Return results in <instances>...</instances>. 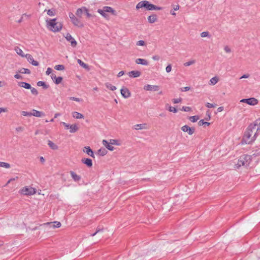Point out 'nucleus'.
<instances>
[{"mask_svg": "<svg viewBox=\"0 0 260 260\" xmlns=\"http://www.w3.org/2000/svg\"><path fill=\"white\" fill-rule=\"evenodd\" d=\"M224 50L227 53H230V52H231V50L230 48L228 46H225L224 48Z\"/></svg>", "mask_w": 260, "mask_h": 260, "instance_id": "13d9d810", "label": "nucleus"}, {"mask_svg": "<svg viewBox=\"0 0 260 260\" xmlns=\"http://www.w3.org/2000/svg\"><path fill=\"white\" fill-rule=\"evenodd\" d=\"M69 15L72 22L74 25L80 28L84 26L83 23L79 18H77L73 13L70 12Z\"/></svg>", "mask_w": 260, "mask_h": 260, "instance_id": "39448f33", "label": "nucleus"}, {"mask_svg": "<svg viewBox=\"0 0 260 260\" xmlns=\"http://www.w3.org/2000/svg\"><path fill=\"white\" fill-rule=\"evenodd\" d=\"M259 131L260 128L256 127L255 124L253 123L250 124L245 132L242 139V142H244L245 144L252 143L256 139Z\"/></svg>", "mask_w": 260, "mask_h": 260, "instance_id": "f257e3e1", "label": "nucleus"}, {"mask_svg": "<svg viewBox=\"0 0 260 260\" xmlns=\"http://www.w3.org/2000/svg\"><path fill=\"white\" fill-rule=\"evenodd\" d=\"M181 129L183 132L188 133L189 135H192L195 132V128L194 127H190L187 125L183 126Z\"/></svg>", "mask_w": 260, "mask_h": 260, "instance_id": "6e6552de", "label": "nucleus"}, {"mask_svg": "<svg viewBox=\"0 0 260 260\" xmlns=\"http://www.w3.org/2000/svg\"><path fill=\"white\" fill-rule=\"evenodd\" d=\"M217 106V105L216 104H211V103H207L206 104V106L209 108H214L216 106Z\"/></svg>", "mask_w": 260, "mask_h": 260, "instance_id": "a18cd8bd", "label": "nucleus"}, {"mask_svg": "<svg viewBox=\"0 0 260 260\" xmlns=\"http://www.w3.org/2000/svg\"><path fill=\"white\" fill-rule=\"evenodd\" d=\"M18 86L23 87L25 89H29L31 88V85L28 83L24 82H19L18 83Z\"/></svg>", "mask_w": 260, "mask_h": 260, "instance_id": "412c9836", "label": "nucleus"}, {"mask_svg": "<svg viewBox=\"0 0 260 260\" xmlns=\"http://www.w3.org/2000/svg\"><path fill=\"white\" fill-rule=\"evenodd\" d=\"M146 125V123L136 124L134 125V128L136 130L145 129Z\"/></svg>", "mask_w": 260, "mask_h": 260, "instance_id": "bb28decb", "label": "nucleus"}, {"mask_svg": "<svg viewBox=\"0 0 260 260\" xmlns=\"http://www.w3.org/2000/svg\"><path fill=\"white\" fill-rule=\"evenodd\" d=\"M21 114L24 116H31V112H28L27 111H22Z\"/></svg>", "mask_w": 260, "mask_h": 260, "instance_id": "de8ad7c7", "label": "nucleus"}, {"mask_svg": "<svg viewBox=\"0 0 260 260\" xmlns=\"http://www.w3.org/2000/svg\"><path fill=\"white\" fill-rule=\"evenodd\" d=\"M18 72L21 74H30V71L29 69L25 68L21 69Z\"/></svg>", "mask_w": 260, "mask_h": 260, "instance_id": "72a5a7b5", "label": "nucleus"}, {"mask_svg": "<svg viewBox=\"0 0 260 260\" xmlns=\"http://www.w3.org/2000/svg\"><path fill=\"white\" fill-rule=\"evenodd\" d=\"M61 124H62L63 125H64V126L66 127V129H69L70 128V125L69 124H68L66 122H62L61 123Z\"/></svg>", "mask_w": 260, "mask_h": 260, "instance_id": "bf43d9fd", "label": "nucleus"}, {"mask_svg": "<svg viewBox=\"0 0 260 260\" xmlns=\"http://www.w3.org/2000/svg\"><path fill=\"white\" fill-rule=\"evenodd\" d=\"M45 115V114L41 111H37L33 109L31 112V116H34L37 117H41Z\"/></svg>", "mask_w": 260, "mask_h": 260, "instance_id": "a211bd4d", "label": "nucleus"}, {"mask_svg": "<svg viewBox=\"0 0 260 260\" xmlns=\"http://www.w3.org/2000/svg\"><path fill=\"white\" fill-rule=\"evenodd\" d=\"M167 106H169V108H168V110L170 111V112H172L174 113H176L177 112V110L176 109V108L174 107H172V106H169V104H167L166 105V107Z\"/></svg>", "mask_w": 260, "mask_h": 260, "instance_id": "4c0bfd02", "label": "nucleus"}, {"mask_svg": "<svg viewBox=\"0 0 260 260\" xmlns=\"http://www.w3.org/2000/svg\"><path fill=\"white\" fill-rule=\"evenodd\" d=\"M54 69L57 71H62L64 69V66L62 64H58L55 66Z\"/></svg>", "mask_w": 260, "mask_h": 260, "instance_id": "ea45409f", "label": "nucleus"}, {"mask_svg": "<svg viewBox=\"0 0 260 260\" xmlns=\"http://www.w3.org/2000/svg\"><path fill=\"white\" fill-rule=\"evenodd\" d=\"M106 147L110 151H113L114 149V147L112 146L110 144H107V146Z\"/></svg>", "mask_w": 260, "mask_h": 260, "instance_id": "4d7b16f0", "label": "nucleus"}, {"mask_svg": "<svg viewBox=\"0 0 260 260\" xmlns=\"http://www.w3.org/2000/svg\"><path fill=\"white\" fill-rule=\"evenodd\" d=\"M84 7H82L81 8H79L77 10L76 15L79 18H81L83 13L84 12Z\"/></svg>", "mask_w": 260, "mask_h": 260, "instance_id": "a878e982", "label": "nucleus"}, {"mask_svg": "<svg viewBox=\"0 0 260 260\" xmlns=\"http://www.w3.org/2000/svg\"><path fill=\"white\" fill-rule=\"evenodd\" d=\"M181 110L185 111V112H189L191 110V109L189 107L183 106L181 109Z\"/></svg>", "mask_w": 260, "mask_h": 260, "instance_id": "37998d69", "label": "nucleus"}, {"mask_svg": "<svg viewBox=\"0 0 260 260\" xmlns=\"http://www.w3.org/2000/svg\"><path fill=\"white\" fill-rule=\"evenodd\" d=\"M83 164L86 165L88 167L90 168L92 166V161L89 158H83L81 159Z\"/></svg>", "mask_w": 260, "mask_h": 260, "instance_id": "2eb2a0df", "label": "nucleus"}, {"mask_svg": "<svg viewBox=\"0 0 260 260\" xmlns=\"http://www.w3.org/2000/svg\"><path fill=\"white\" fill-rule=\"evenodd\" d=\"M201 37L202 38L208 37L210 38L211 36L210 35L208 31H204L201 34Z\"/></svg>", "mask_w": 260, "mask_h": 260, "instance_id": "58836bf2", "label": "nucleus"}, {"mask_svg": "<svg viewBox=\"0 0 260 260\" xmlns=\"http://www.w3.org/2000/svg\"><path fill=\"white\" fill-rule=\"evenodd\" d=\"M47 14L49 16H54V10L52 9H49L47 11Z\"/></svg>", "mask_w": 260, "mask_h": 260, "instance_id": "864d4df0", "label": "nucleus"}, {"mask_svg": "<svg viewBox=\"0 0 260 260\" xmlns=\"http://www.w3.org/2000/svg\"><path fill=\"white\" fill-rule=\"evenodd\" d=\"M190 89V87L188 86H186L185 87H183L181 89L182 91H188Z\"/></svg>", "mask_w": 260, "mask_h": 260, "instance_id": "338daca9", "label": "nucleus"}, {"mask_svg": "<svg viewBox=\"0 0 260 260\" xmlns=\"http://www.w3.org/2000/svg\"><path fill=\"white\" fill-rule=\"evenodd\" d=\"M51 77L56 84H59L62 80L61 77H56L55 74L54 73L51 74Z\"/></svg>", "mask_w": 260, "mask_h": 260, "instance_id": "4468645a", "label": "nucleus"}, {"mask_svg": "<svg viewBox=\"0 0 260 260\" xmlns=\"http://www.w3.org/2000/svg\"><path fill=\"white\" fill-rule=\"evenodd\" d=\"M70 100H73V101H75L76 102H81L82 101V100L81 99L75 98V97H70Z\"/></svg>", "mask_w": 260, "mask_h": 260, "instance_id": "6e6d98bb", "label": "nucleus"}, {"mask_svg": "<svg viewBox=\"0 0 260 260\" xmlns=\"http://www.w3.org/2000/svg\"><path fill=\"white\" fill-rule=\"evenodd\" d=\"M159 86L158 85H146L144 86V89L147 91H156L159 90Z\"/></svg>", "mask_w": 260, "mask_h": 260, "instance_id": "1a4fd4ad", "label": "nucleus"}, {"mask_svg": "<svg viewBox=\"0 0 260 260\" xmlns=\"http://www.w3.org/2000/svg\"><path fill=\"white\" fill-rule=\"evenodd\" d=\"M102 143L103 144V145L105 147H106L107 146V144H110L109 142H108L107 140H103V141H102Z\"/></svg>", "mask_w": 260, "mask_h": 260, "instance_id": "0e129e2a", "label": "nucleus"}, {"mask_svg": "<svg viewBox=\"0 0 260 260\" xmlns=\"http://www.w3.org/2000/svg\"><path fill=\"white\" fill-rule=\"evenodd\" d=\"M251 161V156L244 154L239 157L237 164H235V168L239 169L241 166L247 167Z\"/></svg>", "mask_w": 260, "mask_h": 260, "instance_id": "7ed1b4c3", "label": "nucleus"}, {"mask_svg": "<svg viewBox=\"0 0 260 260\" xmlns=\"http://www.w3.org/2000/svg\"><path fill=\"white\" fill-rule=\"evenodd\" d=\"M141 72L139 71H132L128 72V75L131 78H137L140 76Z\"/></svg>", "mask_w": 260, "mask_h": 260, "instance_id": "dca6fc26", "label": "nucleus"}, {"mask_svg": "<svg viewBox=\"0 0 260 260\" xmlns=\"http://www.w3.org/2000/svg\"><path fill=\"white\" fill-rule=\"evenodd\" d=\"M102 143L103 144V145L105 147H106L107 146V144H110L109 142H108L107 140H103V141H102Z\"/></svg>", "mask_w": 260, "mask_h": 260, "instance_id": "69168bd1", "label": "nucleus"}, {"mask_svg": "<svg viewBox=\"0 0 260 260\" xmlns=\"http://www.w3.org/2000/svg\"><path fill=\"white\" fill-rule=\"evenodd\" d=\"M182 99L181 98L178 99H173L172 100V102L174 104H177L180 103L182 101Z\"/></svg>", "mask_w": 260, "mask_h": 260, "instance_id": "49530a36", "label": "nucleus"}, {"mask_svg": "<svg viewBox=\"0 0 260 260\" xmlns=\"http://www.w3.org/2000/svg\"><path fill=\"white\" fill-rule=\"evenodd\" d=\"M15 50L16 53L21 57H25V54H24L23 51L20 48L17 47L15 48Z\"/></svg>", "mask_w": 260, "mask_h": 260, "instance_id": "c756f323", "label": "nucleus"}, {"mask_svg": "<svg viewBox=\"0 0 260 260\" xmlns=\"http://www.w3.org/2000/svg\"><path fill=\"white\" fill-rule=\"evenodd\" d=\"M24 129L23 127H21V126H19V127H16V131L18 132H22L23 131Z\"/></svg>", "mask_w": 260, "mask_h": 260, "instance_id": "680f3d73", "label": "nucleus"}, {"mask_svg": "<svg viewBox=\"0 0 260 260\" xmlns=\"http://www.w3.org/2000/svg\"><path fill=\"white\" fill-rule=\"evenodd\" d=\"M70 132L71 133H74L76 132L78 129L79 127L78 125L76 124L70 125Z\"/></svg>", "mask_w": 260, "mask_h": 260, "instance_id": "5701e85b", "label": "nucleus"}, {"mask_svg": "<svg viewBox=\"0 0 260 260\" xmlns=\"http://www.w3.org/2000/svg\"><path fill=\"white\" fill-rule=\"evenodd\" d=\"M35 188L25 186L21 189V193L24 195H32L36 193Z\"/></svg>", "mask_w": 260, "mask_h": 260, "instance_id": "423d86ee", "label": "nucleus"}, {"mask_svg": "<svg viewBox=\"0 0 260 260\" xmlns=\"http://www.w3.org/2000/svg\"><path fill=\"white\" fill-rule=\"evenodd\" d=\"M171 70H172V66H171V64H169L167 66V67L166 68V71L167 73H170L171 71Z\"/></svg>", "mask_w": 260, "mask_h": 260, "instance_id": "5fc2aeb1", "label": "nucleus"}, {"mask_svg": "<svg viewBox=\"0 0 260 260\" xmlns=\"http://www.w3.org/2000/svg\"><path fill=\"white\" fill-rule=\"evenodd\" d=\"M78 63L80 64V66L83 67L84 69L89 71L90 70V68L89 67V66L87 64L85 63L84 62H83L81 59H78L77 60Z\"/></svg>", "mask_w": 260, "mask_h": 260, "instance_id": "b1692460", "label": "nucleus"}, {"mask_svg": "<svg viewBox=\"0 0 260 260\" xmlns=\"http://www.w3.org/2000/svg\"><path fill=\"white\" fill-rule=\"evenodd\" d=\"M135 61L137 64H140L144 66H147L149 64L148 61L146 59L142 58H137Z\"/></svg>", "mask_w": 260, "mask_h": 260, "instance_id": "6ab92c4d", "label": "nucleus"}, {"mask_svg": "<svg viewBox=\"0 0 260 260\" xmlns=\"http://www.w3.org/2000/svg\"><path fill=\"white\" fill-rule=\"evenodd\" d=\"M107 153V150L105 148H101L98 151V154L100 156H104Z\"/></svg>", "mask_w": 260, "mask_h": 260, "instance_id": "c85d7f7f", "label": "nucleus"}, {"mask_svg": "<svg viewBox=\"0 0 260 260\" xmlns=\"http://www.w3.org/2000/svg\"><path fill=\"white\" fill-rule=\"evenodd\" d=\"M98 12L102 15V16H103L104 18H107L109 17V15L106 14V11H104L103 8V9H98Z\"/></svg>", "mask_w": 260, "mask_h": 260, "instance_id": "2f4dec72", "label": "nucleus"}, {"mask_svg": "<svg viewBox=\"0 0 260 260\" xmlns=\"http://www.w3.org/2000/svg\"><path fill=\"white\" fill-rule=\"evenodd\" d=\"M83 152L90 156L92 158H94V154L93 150L90 148L89 146H85L84 148Z\"/></svg>", "mask_w": 260, "mask_h": 260, "instance_id": "ddd939ff", "label": "nucleus"}, {"mask_svg": "<svg viewBox=\"0 0 260 260\" xmlns=\"http://www.w3.org/2000/svg\"><path fill=\"white\" fill-rule=\"evenodd\" d=\"M52 70L51 68H48L47 69V71L46 72V75H49V74H50L52 72Z\"/></svg>", "mask_w": 260, "mask_h": 260, "instance_id": "052dcab7", "label": "nucleus"}, {"mask_svg": "<svg viewBox=\"0 0 260 260\" xmlns=\"http://www.w3.org/2000/svg\"><path fill=\"white\" fill-rule=\"evenodd\" d=\"M189 119L191 122H195L199 119V116H190Z\"/></svg>", "mask_w": 260, "mask_h": 260, "instance_id": "a19ab883", "label": "nucleus"}, {"mask_svg": "<svg viewBox=\"0 0 260 260\" xmlns=\"http://www.w3.org/2000/svg\"><path fill=\"white\" fill-rule=\"evenodd\" d=\"M157 20V16L155 14H153L148 17V21L150 23H153L156 22Z\"/></svg>", "mask_w": 260, "mask_h": 260, "instance_id": "f3484780", "label": "nucleus"}, {"mask_svg": "<svg viewBox=\"0 0 260 260\" xmlns=\"http://www.w3.org/2000/svg\"><path fill=\"white\" fill-rule=\"evenodd\" d=\"M253 124H255V126L256 127H259L260 128V118L257 119L255 121V122L253 123Z\"/></svg>", "mask_w": 260, "mask_h": 260, "instance_id": "09e8293b", "label": "nucleus"}, {"mask_svg": "<svg viewBox=\"0 0 260 260\" xmlns=\"http://www.w3.org/2000/svg\"><path fill=\"white\" fill-rule=\"evenodd\" d=\"M152 58L154 60H158L160 59V57L158 55H154Z\"/></svg>", "mask_w": 260, "mask_h": 260, "instance_id": "e2e57ef3", "label": "nucleus"}, {"mask_svg": "<svg viewBox=\"0 0 260 260\" xmlns=\"http://www.w3.org/2000/svg\"><path fill=\"white\" fill-rule=\"evenodd\" d=\"M218 81V78L216 77H214L212 78L210 80V84L212 85H215L216 84Z\"/></svg>", "mask_w": 260, "mask_h": 260, "instance_id": "c9c22d12", "label": "nucleus"}, {"mask_svg": "<svg viewBox=\"0 0 260 260\" xmlns=\"http://www.w3.org/2000/svg\"><path fill=\"white\" fill-rule=\"evenodd\" d=\"M120 92L122 96L125 99L128 98L131 95V92L127 88H123L121 89Z\"/></svg>", "mask_w": 260, "mask_h": 260, "instance_id": "f8f14e48", "label": "nucleus"}, {"mask_svg": "<svg viewBox=\"0 0 260 260\" xmlns=\"http://www.w3.org/2000/svg\"><path fill=\"white\" fill-rule=\"evenodd\" d=\"M65 38L68 41L71 43V46L73 47H75L76 46L77 43L70 34L67 33Z\"/></svg>", "mask_w": 260, "mask_h": 260, "instance_id": "9d476101", "label": "nucleus"}, {"mask_svg": "<svg viewBox=\"0 0 260 260\" xmlns=\"http://www.w3.org/2000/svg\"><path fill=\"white\" fill-rule=\"evenodd\" d=\"M109 143L111 145H118L119 144L118 143V141L115 139H111L110 140Z\"/></svg>", "mask_w": 260, "mask_h": 260, "instance_id": "c03bdc74", "label": "nucleus"}, {"mask_svg": "<svg viewBox=\"0 0 260 260\" xmlns=\"http://www.w3.org/2000/svg\"><path fill=\"white\" fill-rule=\"evenodd\" d=\"M38 86H42L44 89H47L49 85H47L44 81H38L37 83Z\"/></svg>", "mask_w": 260, "mask_h": 260, "instance_id": "7c9ffc66", "label": "nucleus"}, {"mask_svg": "<svg viewBox=\"0 0 260 260\" xmlns=\"http://www.w3.org/2000/svg\"><path fill=\"white\" fill-rule=\"evenodd\" d=\"M103 9L106 12L111 13L113 15H116V11L111 7L108 6H105Z\"/></svg>", "mask_w": 260, "mask_h": 260, "instance_id": "aec40b11", "label": "nucleus"}, {"mask_svg": "<svg viewBox=\"0 0 260 260\" xmlns=\"http://www.w3.org/2000/svg\"><path fill=\"white\" fill-rule=\"evenodd\" d=\"M145 8L147 10H161L162 9V7H157L153 4L149 3L148 1H142L138 3L136 6V9H139L140 8Z\"/></svg>", "mask_w": 260, "mask_h": 260, "instance_id": "f03ea898", "label": "nucleus"}, {"mask_svg": "<svg viewBox=\"0 0 260 260\" xmlns=\"http://www.w3.org/2000/svg\"><path fill=\"white\" fill-rule=\"evenodd\" d=\"M70 174L72 178L75 181H79V180H80L81 177L78 175L75 172L73 171H71Z\"/></svg>", "mask_w": 260, "mask_h": 260, "instance_id": "4be33fe9", "label": "nucleus"}, {"mask_svg": "<svg viewBox=\"0 0 260 260\" xmlns=\"http://www.w3.org/2000/svg\"><path fill=\"white\" fill-rule=\"evenodd\" d=\"M194 62H195V60H190V61H187V62L184 63V65L186 67L189 66H190V65L194 63Z\"/></svg>", "mask_w": 260, "mask_h": 260, "instance_id": "3c124183", "label": "nucleus"}, {"mask_svg": "<svg viewBox=\"0 0 260 260\" xmlns=\"http://www.w3.org/2000/svg\"><path fill=\"white\" fill-rule=\"evenodd\" d=\"M48 145L53 150H57L58 148V146L50 140L48 141Z\"/></svg>", "mask_w": 260, "mask_h": 260, "instance_id": "393cba45", "label": "nucleus"}, {"mask_svg": "<svg viewBox=\"0 0 260 260\" xmlns=\"http://www.w3.org/2000/svg\"><path fill=\"white\" fill-rule=\"evenodd\" d=\"M84 13H85L87 17L90 18L91 17V14L88 12V10L86 8L84 7Z\"/></svg>", "mask_w": 260, "mask_h": 260, "instance_id": "603ef678", "label": "nucleus"}, {"mask_svg": "<svg viewBox=\"0 0 260 260\" xmlns=\"http://www.w3.org/2000/svg\"><path fill=\"white\" fill-rule=\"evenodd\" d=\"M47 224H51V225L54 228H59L61 226V223L60 222L55 221L54 222H47Z\"/></svg>", "mask_w": 260, "mask_h": 260, "instance_id": "473e14b6", "label": "nucleus"}, {"mask_svg": "<svg viewBox=\"0 0 260 260\" xmlns=\"http://www.w3.org/2000/svg\"><path fill=\"white\" fill-rule=\"evenodd\" d=\"M56 19H53L50 21H47V24L49 25L50 30L54 32L59 31L62 27V24L60 22H56Z\"/></svg>", "mask_w": 260, "mask_h": 260, "instance_id": "20e7f679", "label": "nucleus"}, {"mask_svg": "<svg viewBox=\"0 0 260 260\" xmlns=\"http://www.w3.org/2000/svg\"><path fill=\"white\" fill-rule=\"evenodd\" d=\"M124 74V72L122 71H120L118 73V75H117V77H120L121 76H122V75H123Z\"/></svg>", "mask_w": 260, "mask_h": 260, "instance_id": "774afa93", "label": "nucleus"}, {"mask_svg": "<svg viewBox=\"0 0 260 260\" xmlns=\"http://www.w3.org/2000/svg\"><path fill=\"white\" fill-rule=\"evenodd\" d=\"M0 167L8 169L10 168V165L7 162L0 161Z\"/></svg>", "mask_w": 260, "mask_h": 260, "instance_id": "e433bc0d", "label": "nucleus"}, {"mask_svg": "<svg viewBox=\"0 0 260 260\" xmlns=\"http://www.w3.org/2000/svg\"><path fill=\"white\" fill-rule=\"evenodd\" d=\"M240 102L245 103L251 106H254L258 103V100L254 98L244 99L240 101Z\"/></svg>", "mask_w": 260, "mask_h": 260, "instance_id": "0eeeda50", "label": "nucleus"}, {"mask_svg": "<svg viewBox=\"0 0 260 260\" xmlns=\"http://www.w3.org/2000/svg\"><path fill=\"white\" fill-rule=\"evenodd\" d=\"M105 85L107 88L111 90L114 91L116 89V86L112 85L109 83H106Z\"/></svg>", "mask_w": 260, "mask_h": 260, "instance_id": "f704fd0d", "label": "nucleus"}, {"mask_svg": "<svg viewBox=\"0 0 260 260\" xmlns=\"http://www.w3.org/2000/svg\"><path fill=\"white\" fill-rule=\"evenodd\" d=\"M137 46H145V41L143 40L139 41L136 43Z\"/></svg>", "mask_w": 260, "mask_h": 260, "instance_id": "8fccbe9b", "label": "nucleus"}, {"mask_svg": "<svg viewBox=\"0 0 260 260\" xmlns=\"http://www.w3.org/2000/svg\"><path fill=\"white\" fill-rule=\"evenodd\" d=\"M29 89L31 90V92L32 94L35 95H37L38 94V92L35 88L31 87V88H29Z\"/></svg>", "mask_w": 260, "mask_h": 260, "instance_id": "79ce46f5", "label": "nucleus"}, {"mask_svg": "<svg viewBox=\"0 0 260 260\" xmlns=\"http://www.w3.org/2000/svg\"><path fill=\"white\" fill-rule=\"evenodd\" d=\"M25 57L27 58L28 61L29 63H31L33 66H39V62L35 60L34 59V58L32 56V55H30V54H26L25 55Z\"/></svg>", "mask_w": 260, "mask_h": 260, "instance_id": "9b49d317", "label": "nucleus"}, {"mask_svg": "<svg viewBox=\"0 0 260 260\" xmlns=\"http://www.w3.org/2000/svg\"><path fill=\"white\" fill-rule=\"evenodd\" d=\"M72 115L73 117L76 119H81L84 118V115L82 114L77 112H73Z\"/></svg>", "mask_w": 260, "mask_h": 260, "instance_id": "cd10ccee", "label": "nucleus"}]
</instances>
